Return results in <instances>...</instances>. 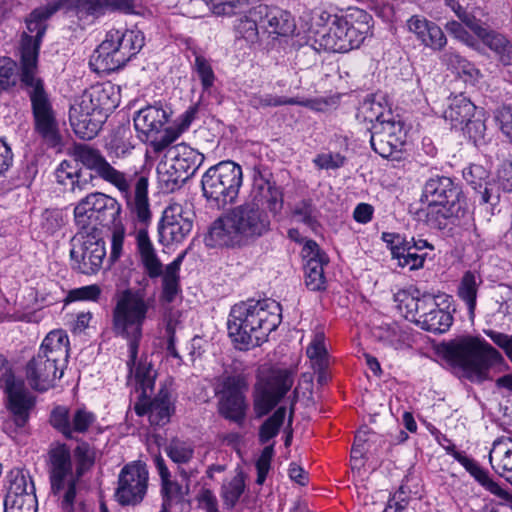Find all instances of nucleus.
<instances>
[{"instance_id": "1", "label": "nucleus", "mask_w": 512, "mask_h": 512, "mask_svg": "<svg viewBox=\"0 0 512 512\" xmlns=\"http://www.w3.org/2000/svg\"><path fill=\"white\" fill-rule=\"evenodd\" d=\"M69 0H55L35 9L27 20L20 46L21 82L29 88L34 130L50 147L61 143L58 121L43 81L36 76L40 44L46 32L45 20L63 9Z\"/></svg>"}, {"instance_id": "2", "label": "nucleus", "mask_w": 512, "mask_h": 512, "mask_svg": "<svg viewBox=\"0 0 512 512\" xmlns=\"http://www.w3.org/2000/svg\"><path fill=\"white\" fill-rule=\"evenodd\" d=\"M154 300L146 297L141 290L126 289L116 299L112 309V330L127 341L130 371L135 367V378L144 397H149L156 379V371L151 363L140 361L136 365L139 344L143 337V325L149 318Z\"/></svg>"}, {"instance_id": "3", "label": "nucleus", "mask_w": 512, "mask_h": 512, "mask_svg": "<svg viewBox=\"0 0 512 512\" xmlns=\"http://www.w3.org/2000/svg\"><path fill=\"white\" fill-rule=\"evenodd\" d=\"M131 214L134 221L132 234L135 238L140 262L150 278H156L163 274L161 298L163 301L171 303L180 292L179 270L184 254H180L168 264L163 272L162 263L148 234L152 214L148 200V179L145 176H139L136 179L134 196L131 202Z\"/></svg>"}, {"instance_id": "4", "label": "nucleus", "mask_w": 512, "mask_h": 512, "mask_svg": "<svg viewBox=\"0 0 512 512\" xmlns=\"http://www.w3.org/2000/svg\"><path fill=\"white\" fill-rule=\"evenodd\" d=\"M281 322V306L272 299L235 304L229 314L228 334L240 350L260 346Z\"/></svg>"}, {"instance_id": "5", "label": "nucleus", "mask_w": 512, "mask_h": 512, "mask_svg": "<svg viewBox=\"0 0 512 512\" xmlns=\"http://www.w3.org/2000/svg\"><path fill=\"white\" fill-rule=\"evenodd\" d=\"M269 229L270 219L265 210L246 201L213 222L205 243L210 247L239 246L261 237Z\"/></svg>"}, {"instance_id": "6", "label": "nucleus", "mask_w": 512, "mask_h": 512, "mask_svg": "<svg viewBox=\"0 0 512 512\" xmlns=\"http://www.w3.org/2000/svg\"><path fill=\"white\" fill-rule=\"evenodd\" d=\"M69 357V338L62 329L50 331L38 353L26 364V379L38 391L53 387L64 374Z\"/></svg>"}, {"instance_id": "7", "label": "nucleus", "mask_w": 512, "mask_h": 512, "mask_svg": "<svg viewBox=\"0 0 512 512\" xmlns=\"http://www.w3.org/2000/svg\"><path fill=\"white\" fill-rule=\"evenodd\" d=\"M118 105L114 86L110 83L95 85L85 90L70 108L69 120L75 134L92 139L100 131L108 114Z\"/></svg>"}, {"instance_id": "8", "label": "nucleus", "mask_w": 512, "mask_h": 512, "mask_svg": "<svg viewBox=\"0 0 512 512\" xmlns=\"http://www.w3.org/2000/svg\"><path fill=\"white\" fill-rule=\"evenodd\" d=\"M447 357L459 366L471 381H484L490 367L502 362L503 357L494 347L478 337H463L447 345Z\"/></svg>"}, {"instance_id": "9", "label": "nucleus", "mask_w": 512, "mask_h": 512, "mask_svg": "<svg viewBox=\"0 0 512 512\" xmlns=\"http://www.w3.org/2000/svg\"><path fill=\"white\" fill-rule=\"evenodd\" d=\"M370 14L361 9L341 15L332 30L317 31L315 42L320 48L337 53H346L358 48L370 32Z\"/></svg>"}, {"instance_id": "10", "label": "nucleus", "mask_w": 512, "mask_h": 512, "mask_svg": "<svg viewBox=\"0 0 512 512\" xmlns=\"http://www.w3.org/2000/svg\"><path fill=\"white\" fill-rule=\"evenodd\" d=\"M242 168L232 161L210 167L202 176L203 195L216 208H224L238 197L242 185Z\"/></svg>"}, {"instance_id": "11", "label": "nucleus", "mask_w": 512, "mask_h": 512, "mask_svg": "<svg viewBox=\"0 0 512 512\" xmlns=\"http://www.w3.org/2000/svg\"><path fill=\"white\" fill-rule=\"evenodd\" d=\"M121 205L101 192H92L82 198L74 208V219L79 229L99 233V226L113 224L119 217Z\"/></svg>"}, {"instance_id": "12", "label": "nucleus", "mask_w": 512, "mask_h": 512, "mask_svg": "<svg viewBox=\"0 0 512 512\" xmlns=\"http://www.w3.org/2000/svg\"><path fill=\"white\" fill-rule=\"evenodd\" d=\"M49 475L54 495L62 498V508L72 512L76 497L77 476L73 473L70 449L57 443L49 451Z\"/></svg>"}, {"instance_id": "13", "label": "nucleus", "mask_w": 512, "mask_h": 512, "mask_svg": "<svg viewBox=\"0 0 512 512\" xmlns=\"http://www.w3.org/2000/svg\"><path fill=\"white\" fill-rule=\"evenodd\" d=\"M106 256L105 242L99 233L81 231L71 239L72 267L82 274L97 273Z\"/></svg>"}, {"instance_id": "14", "label": "nucleus", "mask_w": 512, "mask_h": 512, "mask_svg": "<svg viewBox=\"0 0 512 512\" xmlns=\"http://www.w3.org/2000/svg\"><path fill=\"white\" fill-rule=\"evenodd\" d=\"M370 143L373 150L383 158L399 160L406 140V132L400 121L385 119L382 114L375 117Z\"/></svg>"}, {"instance_id": "15", "label": "nucleus", "mask_w": 512, "mask_h": 512, "mask_svg": "<svg viewBox=\"0 0 512 512\" xmlns=\"http://www.w3.org/2000/svg\"><path fill=\"white\" fill-rule=\"evenodd\" d=\"M73 156L87 169L94 171L98 177L114 185L126 198L130 197V183L125 174L115 169L99 150L87 144H75Z\"/></svg>"}, {"instance_id": "16", "label": "nucleus", "mask_w": 512, "mask_h": 512, "mask_svg": "<svg viewBox=\"0 0 512 512\" xmlns=\"http://www.w3.org/2000/svg\"><path fill=\"white\" fill-rule=\"evenodd\" d=\"M149 473L146 464L134 461L126 464L118 476L115 498L121 505H137L143 501L148 488Z\"/></svg>"}, {"instance_id": "17", "label": "nucleus", "mask_w": 512, "mask_h": 512, "mask_svg": "<svg viewBox=\"0 0 512 512\" xmlns=\"http://www.w3.org/2000/svg\"><path fill=\"white\" fill-rule=\"evenodd\" d=\"M293 385V377L286 370L274 372L255 386L254 410L258 417L268 414Z\"/></svg>"}, {"instance_id": "18", "label": "nucleus", "mask_w": 512, "mask_h": 512, "mask_svg": "<svg viewBox=\"0 0 512 512\" xmlns=\"http://www.w3.org/2000/svg\"><path fill=\"white\" fill-rule=\"evenodd\" d=\"M169 117V112L157 105L146 106L139 110L134 116L135 129L147 137H153L165 131V134L160 140L151 142L155 152H161L178 137V134L172 135V132L165 128Z\"/></svg>"}, {"instance_id": "19", "label": "nucleus", "mask_w": 512, "mask_h": 512, "mask_svg": "<svg viewBox=\"0 0 512 512\" xmlns=\"http://www.w3.org/2000/svg\"><path fill=\"white\" fill-rule=\"evenodd\" d=\"M35 486L30 475L21 469L9 474V488L4 500V512H37Z\"/></svg>"}, {"instance_id": "20", "label": "nucleus", "mask_w": 512, "mask_h": 512, "mask_svg": "<svg viewBox=\"0 0 512 512\" xmlns=\"http://www.w3.org/2000/svg\"><path fill=\"white\" fill-rule=\"evenodd\" d=\"M193 211L179 203L170 204L158 225L159 240L164 244L182 242L193 227Z\"/></svg>"}, {"instance_id": "21", "label": "nucleus", "mask_w": 512, "mask_h": 512, "mask_svg": "<svg viewBox=\"0 0 512 512\" xmlns=\"http://www.w3.org/2000/svg\"><path fill=\"white\" fill-rule=\"evenodd\" d=\"M94 421V414L84 408H78L70 413L63 406L53 409L50 417L51 425L68 439H73L74 433H85Z\"/></svg>"}, {"instance_id": "22", "label": "nucleus", "mask_w": 512, "mask_h": 512, "mask_svg": "<svg viewBox=\"0 0 512 512\" xmlns=\"http://www.w3.org/2000/svg\"><path fill=\"white\" fill-rule=\"evenodd\" d=\"M421 203H443L450 205L465 206V197L451 178L436 176L428 179L422 190Z\"/></svg>"}, {"instance_id": "23", "label": "nucleus", "mask_w": 512, "mask_h": 512, "mask_svg": "<svg viewBox=\"0 0 512 512\" xmlns=\"http://www.w3.org/2000/svg\"><path fill=\"white\" fill-rule=\"evenodd\" d=\"M302 255L305 259L304 281L306 287L311 291L325 290L326 277L324 265L328 263L327 256L320 250L318 244L312 240L305 243Z\"/></svg>"}, {"instance_id": "24", "label": "nucleus", "mask_w": 512, "mask_h": 512, "mask_svg": "<svg viewBox=\"0 0 512 512\" xmlns=\"http://www.w3.org/2000/svg\"><path fill=\"white\" fill-rule=\"evenodd\" d=\"M247 202L263 210L266 207L272 214H277L283 207V194L275 182L265 178L262 173L255 172Z\"/></svg>"}, {"instance_id": "25", "label": "nucleus", "mask_w": 512, "mask_h": 512, "mask_svg": "<svg viewBox=\"0 0 512 512\" xmlns=\"http://www.w3.org/2000/svg\"><path fill=\"white\" fill-rule=\"evenodd\" d=\"M255 16H260V28L269 34L287 36L293 33L295 22L291 14L280 8H270L267 5L254 7Z\"/></svg>"}, {"instance_id": "26", "label": "nucleus", "mask_w": 512, "mask_h": 512, "mask_svg": "<svg viewBox=\"0 0 512 512\" xmlns=\"http://www.w3.org/2000/svg\"><path fill=\"white\" fill-rule=\"evenodd\" d=\"M463 177L479 195L481 203L494 204L499 199V185L494 178L489 179V172L481 165L473 164L463 171Z\"/></svg>"}, {"instance_id": "27", "label": "nucleus", "mask_w": 512, "mask_h": 512, "mask_svg": "<svg viewBox=\"0 0 512 512\" xmlns=\"http://www.w3.org/2000/svg\"><path fill=\"white\" fill-rule=\"evenodd\" d=\"M424 206L417 210V219L423 221L429 228L436 230L445 229L449 221L459 217L464 212L465 206L443 203H422Z\"/></svg>"}, {"instance_id": "28", "label": "nucleus", "mask_w": 512, "mask_h": 512, "mask_svg": "<svg viewBox=\"0 0 512 512\" xmlns=\"http://www.w3.org/2000/svg\"><path fill=\"white\" fill-rule=\"evenodd\" d=\"M135 411L139 416L147 414L151 425L164 426L173 412L169 391L161 388L153 400L137 403Z\"/></svg>"}, {"instance_id": "29", "label": "nucleus", "mask_w": 512, "mask_h": 512, "mask_svg": "<svg viewBox=\"0 0 512 512\" xmlns=\"http://www.w3.org/2000/svg\"><path fill=\"white\" fill-rule=\"evenodd\" d=\"M6 392L9 399V407L15 416V423L23 427L28 420V412L32 406L31 398L26 392L23 382L16 381L13 376L6 379Z\"/></svg>"}, {"instance_id": "30", "label": "nucleus", "mask_w": 512, "mask_h": 512, "mask_svg": "<svg viewBox=\"0 0 512 512\" xmlns=\"http://www.w3.org/2000/svg\"><path fill=\"white\" fill-rule=\"evenodd\" d=\"M448 445L442 444L445 451L452 455L455 460H457L474 478L477 482H479L485 489L490 491L491 493L505 498L507 493L496 483L494 482L488 472L483 470L476 461L467 457L461 452H458L455 449V445L452 444L449 440H446Z\"/></svg>"}, {"instance_id": "31", "label": "nucleus", "mask_w": 512, "mask_h": 512, "mask_svg": "<svg viewBox=\"0 0 512 512\" xmlns=\"http://www.w3.org/2000/svg\"><path fill=\"white\" fill-rule=\"evenodd\" d=\"M168 155L184 179H190L204 162V155L185 143H179L168 150Z\"/></svg>"}, {"instance_id": "32", "label": "nucleus", "mask_w": 512, "mask_h": 512, "mask_svg": "<svg viewBox=\"0 0 512 512\" xmlns=\"http://www.w3.org/2000/svg\"><path fill=\"white\" fill-rule=\"evenodd\" d=\"M106 38L110 44H113L114 49L120 58L124 59L125 64L144 46V36L140 31H109Z\"/></svg>"}, {"instance_id": "33", "label": "nucleus", "mask_w": 512, "mask_h": 512, "mask_svg": "<svg viewBox=\"0 0 512 512\" xmlns=\"http://www.w3.org/2000/svg\"><path fill=\"white\" fill-rule=\"evenodd\" d=\"M489 460L495 472L512 484V435L494 441Z\"/></svg>"}, {"instance_id": "34", "label": "nucleus", "mask_w": 512, "mask_h": 512, "mask_svg": "<svg viewBox=\"0 0 512 512\" xmlns=\"http://www.w3.org/2000/svg\"><path fill=\"white\" fill-rule=\"evenodd\" d=\"M324 340V334L322 332H317L307 348V355L312 362L313 369L317 373V382L320 385L326 384L330 379L327 372L329 365L328 353Z\"/></svg>"}, {"instance_id": "35", "label": "nucleus", "mask_w": 512, "mask_h": 512, "mask_svg": "<svg viewBox=\"0 0 512 512\" xmlns=\"http://www.w3.org/2000/svg\"><path fill=\"white\" fill-rule=\"evenodd\" d=\"M478 112L476 106L462 94L454 96L444 111V118L454 128L462 127L464 123Z\"/></svg>"}, {"instance_id": "36", "label": "nucleus", "mask_w": 512, "mask_h": 512, "mask_svg": "<svg viewBox=\"0 0 512 512\" xmlns=\"http://www.w3.org/2000/svg\"><path fill=\"white\" fill-rule=\"evenodd\" d=\"M481 284L482 278L479 274L466 271L458 285L457 295L466 304L470 319H473L475 314L477 294Z\"/></svg>"}, {"instance_id": "37", "label": "nucleus", "mask_w": 512, "mask_h": 512, "mask_svg": "<svg viewBox=\"0 0 512 512\" xmlns=\"http://www.w3.org/2000/svg\"><path fill=\"white\" fill-rule=\"evenodd\" d=\"M479 39L496 54L502 64H512V43L504 35L488 26Z\"/></svg>"}, {"instance_id": "38", "label": "nucleus", "mask_w": 512, "mask_h": 512, "mask_svg": "<svg viewBox=\"0 0 512 512\" xmlns=\"http://www.w3.org/2000/svg\"><path fill=\"white\" fill-rule=\"evenodd\" d=\"M92 59L96 69L101 72H112L125 65L124 59L120 58L107 38L95 50Z\"/></svg>"}, {"instance_id": "39", "label": "nucleus", "mask_w": 512, "mask_h": 512, "mask_svg": "<svg viewBox=\"0 0 512 512\" xmlns=\"http://www.w3.org/2000/svg\"><path fill=\"white\" fill-rule=\"evenodd\" d=\"M391 253L397 260L398 266L408 268L409 270H417L423 267L426 254H419L407 240L396 242L391 247Z\"/></svg>"}, {"instance_id": "40", "label": "nucleus", "mask_w": 512, "mask_h": 512, "mask_svg": "<svg viewBox=\"0 0 512 512\" xmlns=\"http://www.w3.org/2000/svg\"><path fill=\"white\" fill-rule=\"evenodd\" d=\"M247 408L246 396H218L219 414L237 424L244 421Z\"/></svg>"}, {"instance_id": "41", "label": "nucleus", "mask_w": 512, "mask_h": 512, "mask_svg": "<svg viewBox=\"0 0 512 512\" xmlns=\"http://www.w3.org/2000/svg\"><path fill=\"white\" fill-rule=\"evenodd\" d=\"M452 321V315L439 308L435 303V308L433 307L427 313L421 314L418 325L432 333H444L450 328Z\"/></svg>"}, {"instance_id": "42", "label": "nucleus", "mask_w": 512, "mask_h": 512, "mask_svg": "<svg viewBox=\"0 0 512 512\" xmlns=\"http://www.w3.org/2000/svg\"><path fill=\"white\" fill-rule=\"evenodd\" d=\"M246 488L245 475L241 470H237L236 474L226 479L221 487V497L224 505L231 509L239 501Z\"/></svg>"}, {"instance_id": "43", "label": "nucleus", "mask_w": 512, "mask_h": 512, "mask_svg": "<svg viewBox=\"0 0 512 512\" xmlns=\"http://www.w3.org/2000/svg\"><path fill=\"white\" fill-rule=\"evenodd\" d=\"M192 5L195 8L206 7L216 16H232L244 10V8L247 6V0H194Z\"/></svg>"}, {"instance_id": "44", "label": "nucleus", "mask_w": 512, "mask_h": 512, "mask_svg": "<svg viewBox=\"0 0 512 512\" xmlns=\"http://www.w3.org/2000/svg\"><path fill=\"white\" fill-rule=\"evenodd\" d=\"M176 164L173 161L160 162L157 166L158 181L166 192H173L179 189L187 180L180 175Z\"/></svg>"}, {"instance_id": "45", "label": "nucleus", "mask_w": 512, "mask_h": 512, "mask_svg": "<svg viewBox=\"0 0 512 512\" xmlns=\"http://www.w3.org/2000/svg\"><path fill=\"white\" fill-rule=\"evenodd\" d=\"M131 139L132 132L130 128L119 127L107 144L109 153L117 158H122L130 154L131 150L134 148Z\"/></svg>"}, {"instance_id": "46", "label": "nucleus", "mask_w": 512, "mask_h": 512, "mask_svg": "<svg viewBox=\"0 0 512 512\" xmlns=\"http://www.w3.org/2000/svg\"><path fill=\"white\" fill-rule=\"evenodd\" d=\"M248 380L243 374L224 376L217 389L218 396H245L248 391Z\"/></svg>"}, {"instance_id": "47", "label": "nucleus", "mask_w": 512, "mask_h": 512, "mask_svg": "<svg viewBox=\"0 0 512 512\" xmlns=\"http://www.w3.org/2000/svg\"><path fill=\"white\" fill-rule=\"evenodd\" d=\"M249 104L255 109L278 107L283 105H301L305 106L306 103L297 98H286L274 94L254 93L249 98Z\"/></svg>"}, {"instance_id": "48", "label": "nucleus", "mask_w": 512, "mask_h": 512, "mask_svg": "<svg viewBox=\"0 0 512 512\" xmlns=\"http://www.w3.org/2000/svg\"><path fill=\"white\" fill-rule=\"evenodd\" d=\"M285 416L286 408L279 407L273 413V415H271L268 419L264 421V423L260 426L259 429V441L262 444L269 442L279 433L280 427L283 425Z\"/></svg>"}, {"instance_id": "49", "label": "nucleus", "mask_w": 512, "mask_h": 512, "mask_svg": "<svg viewBox=\"0 0 512 512\" xmlns=\"http://www.w3.org/2000/svg\"><path fill=\"white\" fill-rule=\"evenodd\" d=\"M169 458L176 464H188L194 455V446L187 441L173 439L165 448Z\"/></svg>"}, {"instance_id": "50", "label": "nucleus", "mask_w": 512, "mask_h": 512, "mask_svg": "<svg viewBox=\"0 0 512 512\" xmlns=\"http://www.w3.org/2000/svg\"><path fill=\"white\" fill-rule=\"evenodd\" d=\"M260 28V16H255L254 8L245 18L241 19L236 27L238 34L247 42L254 43L258 40Z\"/></svg>"}, {"instance_id": "51", "label": "nucleus", "mask_w": 512, "mask_h": 512, "mask_svg": "<svg viewBox=\"0 0 512 512\" xmlns=\"http://www.w3.org/2000/svg\"><path fill=\"white\" fill-rule=\"evenodd\" d=\"M464 130L465 134L468 135L469 139L473 141L475 145L480 144L484 141L486 133V125L484 114L482 111L475 113V116L470 118L464 123V126L460 127Z\"/></svg>"}, {"instance_id": "52", "label": "nucleus", "mask_w": 512, "mask_h": 512, "mask_svg": "<svg viewBox=\"0 0 512 512\" xmlns=\"http://www.w3.org/2000/svg\"><path fill=\"white\" fill-rule=\"evenodd\" d=\"M422 44L433 50H441L447 43L446 36L442 29L434 22L429 21L424 29L423 35L419 37Z\"/></svg>"}, {"instance_id": "53", "label": "nucleus", "mask_w": 512, "mask_h": 512, "mask_svg": "<svg viewBox=\"0 0 512 512\" xmlns=\"http://www.w3.org/2000/svg\"><path fill=\"white\" fill-rule=\"evenodd\" d=\"M418 295H414L407 290H400L394 295V301L397 307L405 316L412 321L417 316Z\"/></svg>"}, {"instance_id": "54", "label": "nucleus", "mask_w": 512, "mask_h": 512, "mask_svg": "<svg viewBox=\"0 0 512 512\" xmlns=\"http://www.w3.org/2000/svg\"><path fill=\"white\" fill-rule=\"evenodd\" d=\"M74 455L77 462L76 476L77 480L83 476V474L93 465L94 463V452L87 443H81L74 450Z\"/></svg>"}, {"instance_id": "55", "label": "nucleus", "mask_w": 512, "mask_h": 512, "mask_svg": "<svg viewBox=\"0 0 512 512\" xmlns=\"http://www.w3.org/2000/svg\"><path fill=\"white\" fill-rule=\"evenodd\" d=\"M194 70L197 72L201 80L204 91H208L214 84L215 74L209 61L202 55H196Z\"/></svg>"}, {"instance_id": "56", "label": "nucleus", "mask_w": 512, "mask_h": 512, "mask_svg": "<svg viewBox=\"0 0 512 512\" xmlns=\"http://www.w3.org/2000/svg\"><path fill=\"white\" fill-rule=\"evenodd\" d=\"M316 211L310 201H300L295 205L293 210V216L298 221L305 225H307L311 229H315L317 220H316Z\"/></svg>"}, {"instance_id": "57", "label": "nucleus", "mask_w": 512, "mask_h": 512, "mask_svg": "<svg viewBox=\"0 0 512 512\" xmlns=\"http://www.w3.org/2000/svg\"><path fill=\"white\" fill-rule=\"evenodd\" d=\"M16 63L11 58H0V90L6 91L16 84Z\"/></svg>"}, {"instance_id": "58", "label": "nucleus", "mask_w": 512, "mask_h": 512, "mask_svg": "<svg viewBox=\"0 0 512 512\" xmlns=\"http://www.w3.org/2000/svg\"><path fill=\"white\" fill-rule=\"evenodd\" d=\"M346 157L340 153H320L314 159L313 163L319 169L335 170L344 166Z\"/></svg>"}, {"instance_id": "59", "label": "nucleus", "mask_w": 512, "mask_h": 512, "mask_svg": "<svg viewBox=\"0 0 512 512\" xmlns=\"http://www.w3.org/2000/svg\"><path fill=\"white\" fill-rule=\"evenodd\" d=\"M456 15L460 19L461 23L469 28L478 38L488 27L461 5H457Z\"/></svg>"}, {"instance_id": "60", "label": "nucleus", "mask_w": 512, "mask_h": 512, "mask_svg": "<svg viewBox=\"0 0 512 512\" xmlns=\"http://www.w3.org/2000/svg\"><path fill=\"white\" fill-rule=\"evenodd\" d=\"M107 6V0H69L63 9H71L76 7L81 11H85L89 14H95L101 12Z\"/></svg>"}, {"instance_id": "61", "label": "nucleus", "mask_w": 512, "mask_h": 512, "mask_svg": "<svg viewBox=\"0 0 512 512\" xmlns=\"http://www.w3.org/2000/svg\"><path fill=\"white\" fill-rule=\"evenodd\" d=\"M64 225L63 213L58 209H47L42 214V227L48 233H54Z\"/></svg>"}, {"instance_id": "62", "label": "nucleus", "mask_w": 512, "mask_h": 512, "mask_svg": "<svg viewBox=\"0 0 512 512\" xmlns=\"http://www.w3.org/2000/svg\"><path fill=\"white\" fill-rule=\"evenodd\" d=\"M77 172L78 169L71 162L64 160L55 171L56 180L59 184L70 187Z\"/></svg>"}, {"instance_id": "63", "label": "nucleus", "mask_w": 512, "mask_h": 512, "mask_svg": "<svg viewBox=\"0 0 512 512\" xmlns=\"http://www.w3.org/2000/svg\"><path fill=\"white\" fill-rule=\"evenodd\" d=\"M495 119L501 131L512 140V107L503 106L496 111Z\"/></svg>"}, {"instance_id": "64", "label": "nucleus", "mask_w": 512, "mask_h": 512, "mask_svg": "<svg viewBox=\"0 0 512 512\" xmlns=\"http://www.w3.org/2000/svg\"><path fill=\"white\" fill-rule=\"evenodd\" d=\"M485 334L501 349L512 362V335H507L494 330H485Z\"/></svg>"}]
</instances>
